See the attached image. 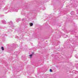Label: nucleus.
Listing matches in <instances>:
<instances>
[{
	"instance_id": "1",
	"label": "nucleus",
	"mask_w": 78,
	"mask_h": 78,
	"mask_svg": "<svg viewBox=\"0 0 78 78\" xmlns=\"http://www.w3.org/2000/svg\"><path fill=\"white\" fill-rule=\"evenodd\" d=\"M63 37H64V38H66V37H67V35H65L64 34H63Z\"/></svg>"
},
{
	"instance_id": "2",
	"label": "nucleus",
	"mask_w": 78,
	"mask_h": 78,
	"mask_svg": "<svg viewBox=\"0 0 78 78\" xmlns=\"http://www.w3.org/2000/svg\"><path fill=\"white\" fill-rule=\"evenodd\" d=\"M73 14H74V12L72 11L71 12V15H73Z\"/></svg>"
},
{
	"instance_id": "3",
	"label": "nucleus",
	"mask_w": 78,
	"mask_h": 78,
	"mask_svg": "<svg viewBox=\"0 0 78 78\" xmlns=\"http://www.w3.org/2000/svg\"><path fill=\"white\" fill-rule=\"evenodd\" d=\"M62 35V33L61 32H60V35H59V36H60V37H61V36Z\"/></svg>"
},
{
	"instance_id": "4",
	"label": "nucleus",
	"mask_w": 78,
	"mask_h": 78,
	"mask_svg": "<svg viewBox=\"0 0 78 78\" xmlns=\"http://www.w3.org/2000/svg\"><path fill=\"white\" fill-rule=\"evenodd\" d=\"M30 27H32V26L33 25V23H31L30 24Z\"/></svg>"
},
{
	"instance_id": "5",
	"label": "nucleus",
	"mask_w": 78,
	"mask_h": 78,
	"mask_svg": "<svg viewBox=\"0 0 78 78\" xmlns=\"http://www.w3.org/2000/svg\"><path fill=\"white\" fill-rule=\"evenodd\" d=\"M1 48H2V50H4V47H1Z\"/></svg>"
},
{
	"instance_id": "6",
	"label": "nucleus",
	"mask_w": 78,
	"mask_h": 78,
	"mask_svg": "<svg viewBox=\"0 0 78 78\" xmlns=\"http://www.w3.org/2000/svg\"><path fill=\"white\" fill-rule=\"evenodd\" d=\"M32 56H33V55H32V54H31V55H29V56L30 57V58H31Z\"/></svg>"
},
{
	"instance_id": "7",
	"label": "nucleus",
	"mask_w": 78,
	"mask_h": 78,
	"mask_svg": "<svg viewBox=\"0 0 78 78\" xmlns=\"http://www.w3.org/2000/svg\"><path fill=\"white\" fill-rule=\"evenodd\" d=\"M50 71L51 72H52V70H51V69H50Z\"/></svg>"
},
{
	"instance_id": "8",
	"label": "nucleus",
	"mask_w": 78,
	"mask_h": 78,
	"mask_svg": "<svg viewBox=\"0 0 78 78\" xmlns=\"http://www.w3.org/2000/svg\"><path fill=\"white\" fill-rule=\"evenodd\" d=\"M75 57H76V58H77V57H77V55H75Z\"/></svg>"
}]
</instances>
